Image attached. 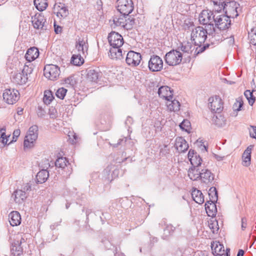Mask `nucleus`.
Wrapping results in <instances>:
<instances>
[{
    "label": "nucleus",
    "instance_id": "obj_1",
    "mask_svg": "<svg viewBox=\"0 0 256 256\" xmlns=\"http://www.w3.org/2000/svg\"><path fill=\"white\" fill-rule=\"evenodd\" d=\"M108 40L112 48L110 50L109 56L112 59L121 60L126 51L122 46L124 44L122 36L118 32H111L108 36Z\"/></svg>",
    "mask_w": 256,
    "mask_h": 256
},
{
    "label": "nucleus",
    "instance_id": "obj_2",
    "mask_svg": "<svg viewBox=\"0 0 256 256\" xmlns=\"http://www.w3.org/2000/svg\"><path fill=\"white\" fill-rule=\"evenodd\" d=\"M215 28H205L202 26H198L192 30L191 34V39L196 46H201L204 44L208 36H214Z\"/></svg>",
    "mask_w": 256,
    "mask_h": 256
},
{
    "label": "nucleus",
    "instance_id": "obj_3",
    "mask_svg": "<svg viewBox=\"0 0 256 256\" xmlns=\"http://www.w3.org/2000/svg\"><path fill=\"white\" fill-rule=\"evenodd\" d=\"M219 8H214V10H203L199 16L200 22L204 25H207L206 28L209 29L215 28L214 24L215 17Z\"/></svg>",
    "mask_w": 256,
    "mask_h": 256
},
{
    "label": "nucleus",
    "instance_id": "obj_4",
    "mask_svg": "<svg viewBox=\"0 0 256 256\" xmlns=\"http://www.w3.org/2000/svg\"><path fill=\"white\" fill-rule=\"evenodd\" d=\"M215 27L220 30L228 28L231 24V20L228 15L222 13L221 10L218 11L214 21Z\"/></svg>",
    "mask_w": 256,
    "mask_h": 256
},
{
    "label": "nucleus",
    "instance_id": "obj_5",
    "mask_svg": "<svg viewBox=\"0 0 256 256\" xmlns=\"http://www.w3.org/2000/svg\"><path fill=\"white\" fill-rule=\"evenodd\" d=\"M38 128L36 126L30 128L24 142V149L30 148L34 146L35 141L38 138Z\"/></svg>",
    "mask_w": 256,
    "mask_h": 256
},
{
    "label": "nucleus",
    "instance_id": "obj_6",
    "mask_svg": "<svg viewBox=\"0 0 256 256\" xmlns=\"http://www.w3.org/2000/svg\"><path fill=\"white\" fill-rule=\"evenodd\" d=\"M182 59V54L177 50H172L165 56L166 62L169 66H174L179 64Z\"/></svg>",
    "mask_w": 256,
    "mask_h": 256
},
{
    "label": "nucleus",
    "instance_id": "obj_7",
    "mask_svg": "<svg viewBox=\"0 0 256 256\" xmlns=\"http://www.w3.org/2000/svg\"><path fill=\"white\" fill-rule=\"evenodd\" d=\"M28 66H24L22 72H14L12 74V82L18 84H23L26 83L28 80V72L30 71L31 73L32 70H30Z\"/></svg>",
    "mask_w": 256,
    "mask_h": 256
},
{
    "label": "nucleus",
    "instance_id": "obj_8",
    "mask_svg": "<svg viewBox=\"0 0 256 256\" xmlns=\"http://www.w3.org/2000/svg\"><path fill=\"white\" fill-rule=\"evenodd\" d=\"M3 98L9 104H13L20 98V92L14 88L6 89L3 92Z\"/></svg>",
    "mask_w": 256,
    "mask_h": 256
},
{
    "label": "nucleus",
    "instance_id": "obj_9",
    "mask_svg": "<svg viewBox=\"0 0 256 256\" xmlns=\"http://www.w3.org/2000/svg\"><path fill=\"white\" fill-rule=\"evenodd\" d=\"M44 71V76L52 80H56L59 77L60 72V68L54 64L46 65Z\"/></svg>",
    "mask_w": 256,
    "mask_h": 256
},
{
    "label": "nucleus",
    "instance_id": "obj_10",
    "mask_svg": "<svg viewBox=\"0 0 256 256\" xmlns=\"http://www.w3.org/2000/svg\"><path fill=\"white\" fill-rule=\"evenodd\" d=\"M208 106L213 112H220L223 110V103L219 96L210 97L208 99Z\"/></svg>",
    "mask_w": 256,
    "mask_h": 256
},
{
    "label": "nucleus",
    "instance_id": "obj_11",
    "mask_svg": "<svg viewBox=\"0 0 256 256\" xmlns=\"http://www.w3.org/2000/svg\"><path fill=\"white\" fill-rule=\"evenodd\" d=\"M148 66L152 72L160 71L163 68V61L160 56L152 55L148 61Z\"/></svg>",
    "mask_w": 256,
    "mask_h": 256
},
{
    "label": "nucleus",
    "instance_id": "obj_12",
    "mask_svg": "<svg viewBox=\"0 0 256 256\" xmlns=\"http://www.w3.org/2000/svg\"><path fill=\"white\" fill-rule=\"evenodd\" d=\"M142 56L140 53L130 51L126 54V62L131 66H136L140 64Z\"/></svg>",
    "mask_w": 256,
    "mask_h": 256
},
{
    "label": "nucleus",
    "instance_id": "obj_13",
    "mask_svg": "<svg viewBox=\"0 0 256 256\" xmlns=\"http://www.w3.org/2000/svg\"><path fill=\"white\" fill-rule=\"evenodd\" d=\"M113 22L116 26H122L127 30L131 28L132 26L134 24V18H128L126 19L124 16L115 17L113 19Z\"/></svg>",
    "mask_w": 256,
    "mask_h": 256
},
{
    "label": "nucleus",
    "instance_id": "obj_14",
    "mask_svg": "<svg viewBox=\"0 0 256 256\" xmlns=\"http://www.w3.org/2000/svg\"><path fill=\"white\" fill-rule=\"evenodd\" d=\"M46 18L40 14H36L34 17L32 18V23L34 28L40 30H46Z\"/></svg>",
    "mask_w": 256,
    "mask_h": 256
},
{
    "label": "nucleus",
    "instance_id": "obj_15",
    "mask_svg": "<svg viewBox=\"0 0 256 256\" xmlns=\"http://www.w3.org/2000/svg\"><path fill=\"white\" fill-rule=\"evenodd\" d=\"M214 176L207 168H202L200 174V178L201 182L206 184H212L214 180Z\"/></svg>",
    "mask_w": 256,
    "mask_h": 256
},
{
    "label": "nucleus",
    "instance_id": "obj_16",
    "mask_svg": "<svg viewBox=\"0 0 256 256\" xmlns=\"http://www.w3.org/2000/svg\"><path fill=\"white\" fill-rule=\"evenodd\" d=\"M238 7L236 4L234 2H227L225 5L224 10H226V15H228L230 19V18H234L238 16L237 11Z\"/></svg>",
    "mask_w": 256,
    "mask_h": 256
},
{
    "label": "nucleus",
    "instance_id": "obj_17",
    "mask_svg": "<svg viewBox=\"0 0 256 256\" xmlns=\"http://www.w3.org/2000/svg\"><path fill=\"white\" fill-rule=\"evenodd\" d=\"M188 158L192 166H201L202 159L193 150H190L188 154Z\"/></svg>",
    "mask_w": 256,
    "mask_h": 256
},
{
    "label": "nucleus",
    "instance_id": "obj_18",
    "mask_svg": "<svg viewBox=\"0 0 256 256\" xmlns=\"http://www.w3.org/2000/svg\"><path fill=\"white\" fill-rule=\"evenodd\" d=\"M174 147L179 152H184L188 150V145L182 137H178L175 140Z\"/></svg>",
    "mask_w": 256,
    "mask_h": 256
},
{
    "label": "nucleus",
    "instance_id": "obj_19",
    "mask_svg": "<svg viewBox=\"0 0 256 256\" xmlns=\"http://www.w3.org/2000/svg\"><path fill=\"white\" fill-rule=\"evenodd\" d=\"M195 48L194 46H193L190 42H182L178 47V49L183 52L182 55L184 54V56L188 57H190V54H192Z\"/></svg>",
    "mask_w": 256,
    "mask_h": 256
},
{
    "label": "nucleus",
    "instance_id": "obj_20",
    "mask_svg": "<svg viewBox=\"0 0 256 256\" xmlns=\"http://www.w3.org/2000/svg\"><path fill=\"white\" fill-rule=\"evenodd\" d=\"M202 170L201 166H192L188 169V176L192 180H200Z\"/></svg>",
    "mask_w": 256,
    "mask_h": 256
},
{
    "label": "nucleus",
    "instance_id": "obj_21",
    "mask_svg": "<svg viewBox=\"0 0 256 256\" xmlns=\"http://www.w3.org/2000/svg\"><path fill=\"white\" fill-rule=\"evenodd\" d=\"M158 94L159 96L166 100L172 99V92L170 88L168 86H162L158 88Z\"/></svg>",
    "mask_w": 256,
    "mask_h": 256
},
{
    "label": "nucleus",
    "instance_id": "obj_22",
    "mask_svg": "<svg viewBox=\"0 0 256 256\" xmlns=\"http://www.w3.org/2000/svg\"><path fill=\"white\" fill-rule=\"evenodd\" d=\"M8 220L10 225L12 226H17L21 223V216L17 211H12L8 214Z\"/></svg>",
    "mask_w": 256,
    "mask_h": 256
},
{
    "label": "nucleus",
    "instance_id": "obj_23",
    "mask_svg": "<svg viewBox=\"0 0 256 256\" xmlns=\"http://www.w3.org/2000/svg\"><path fill=\"white\" fill-rule=\"evenodd\" d=\"M39 56V50L36 47H32L28 48L25 54L26 60L30 62L35 60Z\"/></svg>",
    "mask_w": 256,
    "mask_h": 256
},
{
    "label": "nucleus",
    "instance_id": "obj_24",
    "mask_svg": "<svg viewBox=\"0 0 256 256\" xmlns=\"http://www.w3.org/2000/svg\"><path fill=\"white\" fill-rule=\"evenodd\" d=\"M28 196V194L25 191L20 190H15L12 195L14 202L17 204H21L24 202Z\"/></svg>",
    "mask_w": 256,
    "mask_h": 256
},
{
    "label": "nucleus",
    "instance_id": "obj_25",
    "mask_svg": "<svg viewBox=\"0 0 256 256\" xmlns=\"http://www.w3.org/2000/svg\"><path fill=\"white\" fill-rule=\"evenodd\" d=\"M212 200L206 202L205 204V209L206 214L209 216L213 217L217 212V208L215 202Z\"/></svg>",
    "mask_w": 256,
    "mask_h": 256
},
{
    "label": "nucleus",
    "instance_id": "obj_26",
    "mask_svg": "<svg viewBox=\"0 0 256 256\" xmlns=\"http://www.w3.org/2000/svg\"><path fill=\"white\" fill-rule=\"evenodd\" d=\"M76 48L79 54L85 56L88 54V44L84 39H79L76 44Z\"/></svg>",
    "mask_w": 256,
    "mask_h": 256
},
{
    "label": "nucleus",
    "instance_id": "obj_27",
    "mask_svg": "<svg viewBox=\"0 0 256 256\" xmlns=\"http://www.w3.org/2000/svg\"><path fill=\"white\" fill-rule=\"evenodd\" d=\"M211 247L215 256H222L224 254V246L219 242L216 241L212 242Z\"/></svg>",
    "mask_w": 256,
    "mask_h": 256
},
{
    "label": "nucleus",
    "instance_id": "obj_28",
    "mask_svg": "<svg viewBox=\"0 0 256 256\" xmlns=\"http://www.w3.org/2000/svg\"><path fill=\"white\" fill-rule=\"evenodd\" d=\"M253 148V145L249 146L244 150L242 154L243 165L244 166H248L250 164L251 152Z\"/></svg>",
    "mask_w": 256,
    "mask_h": 256
},
{
    "label": "nucleus",
    "instance_id": "obj_29",
    "mask_svg": "<svg viewBox=\"0 0 256 256\" xmlns=\"http://www.w3.org/2000/svg\"><path fill=\"white\" fill-rule=\"evenodd\" d=\"M23 252V248L18 242H14L12 244L10 248V255L12 256H20Z\"/></svg>",
    "mask_w": 256,
    "mask_h": 256
},
{
    "label": "nucleus",
    "instance_id": "obj_30",
    "mask_svg": "<svg viewBox=\"0 0 256 256\" xmlns=\"http://www.w3.org/2000/svg\"><path fill=\"white\" fill-rule=\"evenodd\" d=\"M192 196L194 200L198 204H202L204 201V196L202 192L196 188H194L192 192Z\"/></svg>",
    "mask_w": 256,
    "mask_h": 256
},
{
    "label": "nucleus",
    "instance_id": "obj_31",
    "mask_svg": "<svg viewBox=\"0 0 256 256\" xmlns=\"http://www.w3.org/2000/svg\"><path fill=\"white\" fill-rule=\"evenodd\" d=\"M117 8V10L120 14H122L124 16H128L130 14L133 10H134V6L128 4V5H118L116 6Z\"/></svg>",
    "mask_w": 256,
    "mask_h": 256
},
{
    "label": "nucleus",
    "instance_id": "obj_32",
    "mask_svg": "<svg viewBox=\"0 0 256 256\" xmlns=\"http://www.w3.org/2000/svg\"><path fill=\"white\" fill-rule=\"evenodd\" d=\"M214 124L218 127L222 128L226 124V120L224 116L220 114L214 116L212 118Z\"/></svg>",
    "mask_w": 256,
    "mask_h": 256
},
{
    "label": "nucleus",
    "instance_id": "obj_33",
    "mask_svg": "<svg viewBox=\"0 0 256 256\" xmlns=\"http://www.w3.org/2000/svg\"><path fill=\"white\" fill-rule=\"evenodd\" d=\"M166 105L170 111L176 112L180 110V103L176 100H168L166 102Z\"/></svg>",
    "mask_w": 256,
    "mask_h": 256
},
{
    "label": "nucleus",
    "instance_id": "obj_34",
    "mask_svg": "<svg viewBox=\"0 0 256 256\" xmlns=\"http://www.w3.org/2000/svg\"><path fill=\"white\" fill-rule=\"evenodd\" d=\"M49 176L48 172L46 170H40L36 174V180L38 182L42 184L44 182Z\"/></svg>",
    "mask_w": 256,
    "mask_h": 256
},
{
    "label": "nucleus",
    "instance_id": "obj_35",
    "mask_svg": "<svg viewBox=\"0 0 256 256\" xmlns=\"http://www.w3.org/2000/svg\"><path fill=\"white\" fill-rule=\"evenodd\" d=\"M34 5L40 11L44 10L48 6L47 0H34Z\"/></svg>",
    "mask_w": 256,
    "mask_h": 256
},
{
    "label": "nucleus",
    "instance_id": "obj_36",
    "mask_svg": "<svg viewBox=\"0 0 256 256\" xmlns=\"http://www.w3.org/2000/svg\"><path fill=\"white\" fill-rule=\"evenodd\" d=\"M68 164H70L68 160L66 158L64 157L58 158L55 162L56 166L62 169L67 167Z\"/></svg>",
    "mask_w": 256,
    "mask_h": 256
},
{
    "label": "nucleus",
    "instance_id": "obj_37",
    "mask_svg": "<svg viewBox=\"0 0 256 256\" xmlns=\"http://www.w3.org/2000/svg\"><path fill=\"white\" fill-rule=\"evenodd\" d=\"M86 76L89 81L96 82L98 79V72L94 69H89L87 71Z\"/></svg>",
    "mask_w": 256,
    "mask_h": 256
},
{
    "label": "nucleus",
    "instance_id": "obj_38",
    "mask_svg": "<svg viewBox=\"0 0 256 256\" xmlns=\"http://www.w3.org/2000/svg\"><path fill=\"white\" fill-rule=\"evenodd\" d=\"M84 62V60L81 54H73L71 58V63L75 66H80Z\"/></svg>",
    "mask_w": 256,
    "mask_h": 256
},
{
    "label": "nucleus",
    "instance_id": "obj_39",
    "mask_svg": "<svg viewBox=\"0 0 256 256\" xmlns=\"http://www.w3.org/2000/svg\"><path fill=\"white\" fill-rule=\"evenodd\" d=\"M54 98L52 92L50 90H47L44 91L43 98L44 104H50L53 100Z\"/></svg>",
    "mask_w": 256,
    "mask_h": 256
},
{
    "label": "nucleus",
    "instance_id": "obj_40",
    "mask_svg": "<svg viewBox=\"0 0 256 256\" xmlns=\"http://www.w3.org/2000/svg\"><path fill=\"white\" fill-rule=\"evenodd\" d=\"M211 2L213 3L214 8H219V10H224L226 2L225 0H211Z\"/></svg>",
    "mask_w": 256,
    "mask_h": 256
},
{
    "label": "nucleus",
    "instance_id": "obj_41",
    "mask_svg": "<svg viewBox=\"0 0 256 256\" xmlns=\"http://www.w3.org/2000/svg\"><path fill=\"white\" fill-rule=\"evenodd\" d=\"M208 195L210 196V200L213 202H216L218 198V194L216 189L214 187H212L208 190Z\"/></svg>",
    "mask_w": 256,
    "mask_h": 256
},
{
    "label": "nucleus",
    "instance_id": "obj_42",
    "mask_svg": "<svg viewBox=\"0 0 256 256\" xmlns=\"http://www.w3.org/2000/svg\"><path fill=\"white\" fill-rule=\"evenodd\" d=\"M248 38L250 44L256 46V27L252 28L248 32Z\"/></svg>",
    "mask_w": 256,
    "mask_h": 256
},
{
    "label": "nucleus",
    "instance_id": "obj_43",
    "mask_svg": "<svg viewBox=\"0 0 256 256\" xmlns=\"http://www.w3.org/2000/svg\"><path fill=\"white\" fill-rule=\"evenodd\" d=\"M208 226L214 234L217 233L219 230L218 222L216 220L208 222Z\"/></svg>",
    "mask_w": 256,
    "mask_h": 256
},
{
    "label": "nucleus",
    "instance_id": "obj_44",
    "mask_svg": "<svg viewBox=\"0 0 256 256\" xmlns=\"http://www.w3.org/2000/svg\"><path fill=\"white\" fill-rule=\"evenodd\" d=\"M244 94L248 100L250 104L252 106L255 102V98L253 96L252 92L250 90H246L244 92Z\"/></svg>",
    "mask_w": 256,
    "mask_h": 256
},
{
    "label": "nucleus",
    "instance_id": "obj_45",
    "mask_svg": "<svg viewBox=\"0 0 256 256\" xmlns=\"http://www.w3.org/2000/svg\"><path fill=\"white\" fill-rule=\"evenodd\" d=\"M76 84V80L72 76L66 78L64 80V84L66 86H73Z\"/></svg>",
    "mask_w": 256,
    "mask_h": 256
},
{
    "label": "nucleus",
    "instance_id": "obj_46",
    "mask_svg": "<svg viewBox=\"0 0 256 256\" xmlns=\"http://www.w3.org/2000/svg\"><path fill=\"white\" fill-rule=\"evenodd\" d=\"M26 239L25 234L23 233H18L15 236L14 241L18 242V243L20 244V245L21 246L22 243L25 242Z\"/></svg>",
    "mask_w": 256,
    "mask_h": 256
},
{
    "label": "nucleus",
    "instance_id": "obj_47",
    "mask_svg": "<svg viewBox=\"0 0 256 256\" xmlns=\"http://www.w3.org/2000/svg\"><path fill=\"white\" fill-rule=\"evenodd\" d=\"M66 92H67L66 89L64 88H58L56 90V95L58 98H59L61 100H63L66 94Z\"/></svg>",
    "mask_w": 256,
    "mask_h": 256
},
{
    "label": "nucleus",
    "instance_id": "obj_48",
    "mask_svg": "<svg viewBox=\"0 0 256 256\" xmlns=\"http://www.w3.org/2000/svg\"><path fill=\"white\" fill-rule=\"evenodd\" d=\"M243 106V102L240 98L236 99V102L233 104L232 108L234 110L240 111Z\"/></svg>",
    "mask_w": 256,
    "mask_h": 256
},
{
    "label": "nucleus",
    "instance_id": "obj_49",
    "mask_svg": "<svg viewBox=\"0 0 256 256\" xmlns=\"http://www.w3.org/2000/svg\"><path fill=\"white\" fill-rule=\"evenodd\" d=\"M6 128H2L0 129V132L1 133V136L0 137V142L4 144H6L8 140L6 136L5 133Z\"/></svg>",
    "mask_w": 256,
    "mask_h": 256
},
{
    "label": "nucleus",
    "instance_id": "obj_50",
    "mask_svg": "<svg viewBox=\"0 0 256 256\" xmlns=\"http://www.w3.org/2000/svg\"><path fill=\"white\" fill-rule=\"evenodd\" d=\"M180 126L182 130L188 132L190 127V123L188 120H184L180 124Z\"/></svg>",
    "mask_w": 256,
    "mask_h": 256
},
{
    "label": "nucleus",
    "instance_id": "obj_51",
    "mask_svg": "<svg viewBox=\"0 0 256 256\" xmlns=\"http://www.w3.org/2000/svg\"><path fill=\"white\" fill-rule=\"evenodd\" d=\"M128 4L133 5V2L132 0H117L116 2V6L118 5H128Z\"/></svg>",
    "mask_w": 256,
    "mask_h": 256
},
{
    "label": "nucleus",
    "instance_id": "obj_52",
    "mask_svg": "<svg viewBox=\"0 0 256 256\" xmlns=\"http://www.w3.org/2000/svg\"><path fill=\"white\" fill-rule=\"evenodd\" d=\"M20 134V130L16 129L14 130L13 132V138L12 142H16Z\"/></svg>",
    "mask_w": 256,
    "mask_h": 256
},
{
    "label": "nucleus",
    "instance_id": "obj_53",
    "mask_svg": "<svg viewBox=\"0 0 256 256\" xmlns=\"http://www.w3.org/2000/svg\"><path fill=\"white\" fill-rule=\"evenodd\" d=\"M247 226V219L245 217H243L241 219V228L244 230Z\"/></svg>",
    "mask_w": 256,
    "mask_h": 256
},
{
    "label": "nucleus",
    "instance_id": "obj_54",
    "mask_svg": "<svg viewBox=\"0 0 256 256\" xmlns=\"http://www.w3.org/2000/svg\"><path fill=\"white\" fill-rule=\"evenodd\" d=\"M68 14V10L64 8L61 9L60 11L58 12V16L60 15L62 17H64L67 16Z\"/></svg>",
    "mask_w": 256,
    "mask_h": 256
},
{
    "label": "nucleus",
    "instance_id": "obj_55",
    "mask_svg": "<svg viewBox=\"0 0 256 256\" xmlns=\"http://www.w3.org/2000/svg\"><path fill=\"white\" fill-rule=\"evenodd\" d=\"M200 48H196L195 51H194V54H198L202 52L206 49V46H203L202 47H200L201 46H199Z\"/></svg>",
    "mask_w": 256,
    "mask_h": 256
},
{
    "label": "nucleus",
    "instance_id": "obj_56",
    "mask_svg": "<svg viewBox=\"0 0 256 256\" xmlns=\"http://www.w3.org/2000/svg\"><path fill=\"white\" fill-rule=\"evenodd\" d=\"M31 186L30 184L28 183H26L23 185L22 187V189L21 190H22L23 191H25L26 192L28 191H30V190Z\"/></svg>",
    "mask_w": 256,
    "mask_h": 256
},
{
    "label": "nucleus",
    "instance_id": "obj_57",
    "mask_svg": "<svg viewBox=\"0 0 256 256\" xmlns=\"http://www.w3.org/2000/svg\"><path fill=\"white\" fill-rule=\"evenodd\" d=\"M170 150L167 148V146L164 145V148L160 150V152L162 154H168Z\"/></svg>",
    "mask_w": 256,
    "mask_h": 256
},
{
    "label": "nucleus",
    "instance_id": "obj_58",
    "mask_svg": "<svg viewBox=\"0 0 256 256\" xmlns=\"http://www.w3.org/2000/svg\"><path fill=\"white\" fill-rule=\"evenodd\" d=\"M54 31L56 34H59L60 33L62 30V27L60 26H56V24L54 25Z\"/></svg>",
    "mask_w": 256,
    "mask_h": 256
},
{
    "label": "nucleus",
    "instance_id": "obj_59",
    "mask_svg": "<svg viewBox=\"0 0 256 256\" xmlns=\"http://www.w3.org/2000/svg\"><path fill=\"white\" fill-rule=\"evenodd\" d=\"M252 131L253 132H250V134L252 137L254 138H256V126L252 127Z\"/></svg>",
    "mask_w": 256,
    "mask_h": 256
},
{
    "label": "nucleus",
    "instance_id": "obj_60",
    "mask_svg": "<svg viewBox=\"0 0 256 256\" xmlns=\"http://www.w3.org/2000/svg\"><path fill=\"white\" fill-rule=\"evenodd\" d=\"M214 157L218 161L222 160L224 158V156H219V155L216 154H214Z\"/></svg>",
    "mask_w": 256,
    "mask_h": 256
},
{
    "label": "nucleus",
    "instance_id": "obj_61",
    "mask_svg": "<svg viewBox=\"0 0 256 256\" xmlns=\"http://www.w3.org/2000/svg\"><path fill=\"white\" fill-rule=\"evenodd\" d=\"M244 251L242 250H240L237 254V256H243L244 254Z\"/></svg>",
    "mask_w": 256,
    "mask_h": 256
},
{
    "label": "nucleus",
    "instance_id": "obj_62",
    "mask_svg": "<svg viewBox=\"0 0 256 256\" xmlns=\"http://www.w3.org/2000/svg\"><path fill=\"white\" fill-rule=\"evenodd\" d=\"M50 116L52 118H55L56 116L54 114H50Z\"/></svg>",
    "mask_w": 256,
    "mask_h": 256
},
{
    "label": "nucleus",
    "instance_id": "obj_63",
    "mask_svg": "<svg viewBox=\"0 0 256 256\" xmlns=\"http://www.w3.org/2000/svg\"><path fill=\"white\" fill-rule=\"evenodd\" d=\"M22 110H20L18 111V114H22Z\"/></svg>",
    "mask_w": 256,
    "mask_h": 256
},
{
    "label": "nucleus",
    "instance_id": "obj_64",
    "mask_svg": "<svg viewBox=\"0 0 256 256\" xmlns=\"http://www.w3.org/2000/svg\"><path fill=\"white\" fill-rule=\"evenodd\" d=\"M74 138L76 140L78 138L77 136L75 134L74 135Z\"/></svg>",
    "mask_w": 256,
    "mask_h": 256
}]
</instances>
